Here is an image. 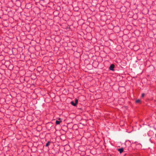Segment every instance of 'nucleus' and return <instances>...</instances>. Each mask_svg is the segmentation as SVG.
<instances>
[{
  "label": "nucleus",
  "mask_w": 156,
  "mask_h": 156,
  "mask_svg": "<svg viewBox=\"0 0 156 156\" xmlns=\"http://www.w3.org/2000/svg\"><path fill=\"white\" fill-rule=\"evenodd\" d=\"M114 67L115 65L114 64H112L110 66V67H109V69H110V70H113V69L114 68Z\"/></svg>",
  "instance_id": "f257e3e1"
},
{
  "label": "nucleus",
  "mask_w": 156,
  "mask_h": 156,
  "mask_svg": "<svg viewBox=\"0 0 156 156\" xmlns=\"http://www.w3.org/2000/svg\"><path fill=\"white\" fill-rule=\"evenodd\" d=\"M118 151L120 153H121L123 151V149L122 148H119L118 149Z\"/></svg>",
  "instance_id": "f03ea898"
},
{
  "label": "nucleus",
  "mask_w": 156,
  "mask_h": 156,
  "mask_svg": "<svg viewBox=\"0 0 156 156\" xmlns=\"http://www.w3.org/2000/svg\"><path fill=\"white\" fill-rule=\"evenodd\" d=\"M71 104L73 105L74 106H75L76 105V104L73 101H71Z\"/></svg>",
  "instance_id": "7ed1b4c3"
},
{
  "label": "nucleus",
  "mask_w": 156,
  "mask_h": 156,
  "mask_svg": "<svg viewBox=\"0 0 156 156\" xmlns=\"http://www.w3.org/2000/svg\"><path fill=\"white\" fill-rule=\"evenodd\" d=\"M61 122V121H58L57 120L56 122V124L58 125Z\"/></svg>",
  "instance_id": "20e7f679"
},
{
  "label": "nucleus",
  "mask_w": 156,
  "mask_h": 156,
  "mask_svg": "<svg viewBox=\"0 0 156 156\" xmlns=\"http://www.w3.org/2000/svg\"><path fill=\"white\" fill-rule=\"evenodd\" d=\"M140 101L139 99L137 100L136 101V103H139L140 102Z\"/></svg>",
  "instance_id": "39448f33"
},
{
  "label": "nucleus",
  "mask_w": 156,
  "mask_h": 156,
  "mask_svg": "<svg viewBox=\"0 0 156 156\" xmlns=\"http://www.w3.org/2000/svg\"><path fill=\"white\" fill-rule=\"evenodd\" d=\"M50 143V142L48 141V143L46 144L45 145L46 146V147L48 146V145H49Z\"/></svg>",
  "instance_id": "423d86ee"
},
{
  "label": "nucleus",
  "mask_w": 156,
  "mask_h": 156,
  "mask_svg": "<svg viewBox=\"0 0 156 156\" xmlns=\"http://www.w3.org/2000/svg\"><path fill=\"white\" fill-rule=\"evenodd\" d=\"M78 100H77V99H76L75 100V104H76H76L77 103H78Z\"/></svg>",
  "instance_id": "0eeeda50"
},
{
  "label": "nucleus",
  "mask_w": 156,
  "mask_h": 156,
  "mask_svg": "<svg viewBox=\"0 0 156 156\" xmlns=\"http://www.w3.org/2000/svg\"><path fill=\"white\" fill-rule=\"evenodd\" d=\"M144 95H145V94H142V97H144Z\"/></svg>",
  "instance_id": "6e6552de"
}]
</instances>
